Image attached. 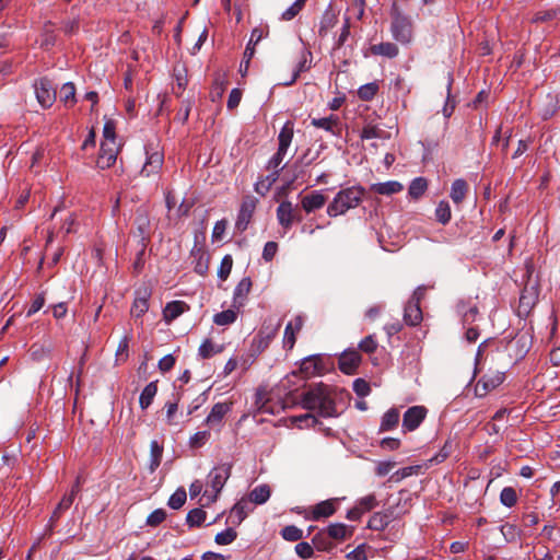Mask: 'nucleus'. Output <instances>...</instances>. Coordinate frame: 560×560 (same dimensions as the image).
I'll return each instance as SVG.
<instances>
[{"mask_svg": "<svg viewBox=\"0 0 560 560\" xmlns=\"http://www.w3.org/2000/svg\"><path fill=\"white\" fill-rule=\"evenodd\" d=\"M231 411L230 402H217L210 413L206 418V423L210 427L218 425L222 422L224 416Z\"/></svg>", "mask_w": 560, "mask_h": 560, "instance_id": "393cba45", "label": "nucleus"}, {"mask_svg": "<svg viewBox=\"0 0 560 560\" xmlns=\"http://www.w3.org/2000/svg\"><path fill=\"white\" fill-rule=\"evenodd\" d=\"M452 450H453L452 442L446 441L444 443L443 447L440 450V452L430 459V463L440 464V463L444 462L451 455Z\"/></svg>", "mask_w": 560, "mask_h": 560, "instance_id": "e2e57ef3", "label": "nucleus"}, {"mask_svg": "<svg viewBox=\"0 0 560 560\" xmlns=\"http://www.w3.org/2000/svg\"><path fill=\"white\" fill-rule=\"evenodd\" d=\"M404 320L409 326H417L422 320V311L417 301H408L404 311Z\"/></svg>", "mask_w": 560, "mask_h": 560, "instance_id": "b1692460", "label": "nucleus"}, {"mask_svg": "<svg viewBox=\"0 0 560 560\" xmlns=\"http://www.w3.org/2000/svg\"><path fill=\"white\" fill-rule=\"evenodd\" d=\"M271 490L268 485H259L249 492V501L255 504H264L270 498Z\"/></svg>", "mask_w": 560, "mask_h": 560, "instance_id": "c9c22d12", "label": "nucleus"}, {"mask_svg": "<svg viewBox=\"0 0 560 560\" xmlns=\"http://www.w3.org/2000/svg\"><path fill=\"white\" fill-rule=\"evenodd\" d=\"M189 305L184 301H172L168 302L163 310V318L166 323H171L183 313L189 311Z\"/></svg>", "mask_w": 560, "mask_h": 560, "instance_id": "412c9836", "label": "nucleus"}, {"mask_svg": "<svg viewBox=\"0 0 560 560\" xmlns=\"http://www.w3.org/2000/svg\"><path fill=\"white\" fill-rule=\"evenodd\" d=\"M158 393L156 382H150L141 392L139 397V405L142 410H145L152 404Z\"/></svg>", "mask_w": 560, "mask_h": 560, "instance_id": "f704fd0d", "label": "nucleus"}, {"mask_svg": "<svg viewBox=\"0 0 560 560\" xmlns=\"http://www.w3.org/2000/svg\"><path fill=\"white\" fill-rule=\"evenodd\" d=\"M236 538L237 532L234 528L229 527L225 530L218 533L214 537V541L218 545L224 546L232 544Z\"/></svg>", "mask_w": 560, "mask_h": 560, "instance_id": "864d4df0", "label": "nucleus"}, {"mask_svg": "<svg viewBox=\"0 0 560 560\" xmlns=\"http://www.w3.org/2000/svg\"><path fill=\"white\" fill-rule=\"evenodd\" d=\"M280 324L276 327H265L261 328L258 334L253 338L252 347L255 352L261 353L270 343V341L276 337Z\"/></svg>", "mask_w": 560, "mask_h": 560, "instance_id": "2eb2a0df", "label": "nucleus"}, {"mask_svg": "<svg viewBox=\"0 0 560 560\" xmlns=\"http://www.w3.org/2000/svg\"><path fill=\"white\" fill-rule=\"evenodd\" d=\"M163 455V446L156 441L153 440L150 443V465L149 469L151 472L155 471V469L160 466Z\"/></svg>", "mask_w": 560, "mask_h": 560, "instance_id": "58836bf2", "label": "nucleus"}, {"mask_svg": "<svg viewBox=\"0 0 560 560\" xmlns=\"http://www.w3.org/2000/svg\"><path fill=\"white\" fill-rule=\"evenodd\" d=\"M453 84V77L451 73H448V81H447V97L443 107V115L445 118H450L455 109V101L451 96V89Z\"/></svg>", "mask_w": 560, "mask_h": 560, "instance_id": "6e6d98bb", "label": "nucleus"}, {"mask_svg": "<svg viewBox=\"0 0 560 560\" xmlns=\"http://www.w3.org/2000/svg\"><path fill=\"white\" fill-rule=\"evenodd\" d=\"M506 541H515L520 537V529L514 524H504L500 527Z\"/></svg>", "mask_w": 560, "mask_h": 560, "instance_id": "680f3d73", "label": "nucleus"}, {"mask_svg": "<svg viewBox=\"0 0 560 560\" xmlns=\"http://www.w3.org/2000/svg\"><path fill=\"white\" fill-rule=\"evenodd\" d=\"M237 318V313L234 310H225L217 313L213 316V323L218 326H228L233 324Z\"/></svg>", "mask_w": 560, "mask_h": 560, "instance_id": "37998d69", "label": "nucleus"}, {"mask_svg": "<svg viewBox=\"0 0 560 560\" xmlns=\"http://www.w3.org/2000/svg\"><path fill=\"white\" fill-rule=\"evenodd\" d=\"M361 354L357 350H347L339 358V370L348 375L354 374L361 363Z\"/></svg>", "mask_w": 560, "mask_h": 560, "instance_id": "4468645a", "label": "nucleus"}, {"mask_svg": "<svg viewBox=\"0 0 560 560\" xmlns=\"http://www.w3.org/2000/svg\"><path fill=\"white\" fill-rule=\"evenodd\" d=\"M151 236V223L147 211L139 209L135 217V229L132 237L137 240L140 245V255L144 254L147 245Z\"/></svg>", "mask_w": 560, "mask_h": 560, "instance_id": "39448f33", "label": "nucleus"}, {"mask_svg": "<svg viewBox=\"0 0 560 560\" xmlns=\"http://www.w3.org/2000/svg\"><path fill=\"white\" fill-rule=\"evenodd\" d=\"M456 312L462 317L464 325L475 322L479 313L478 307L468 301H459L456 305Z\"/></svg>", "mask_w": 560, "mask_h": 560, "instance_id": "a878e982", "label": "nucleus"}, {"mask_svg": "<svg viewBox=\"0 0 560 560\" xmlns=\"http://www.w3.org/2000/svg\"><path fill=\"white\" fill-rule=\"evenodd\" d=\"M60 101L66 106L72 105L75 102V86L72 82L65 83L60 89Z\"/></svg>", "mask_w": 560, "mask_h": 560, "instance_id": "3c124183", "label": "nucleus"}, {"mask_svg": "<svg viewBox=\"0 0 560 560\" xmlns=\"http://www.w3.org/2000/svg\"><path fill=\"white\" fill-rule=\"evenodd\" d=\"M307 153H304L301 158L296 159L291 165H289L283 174L285 180V188L290 189L291 186L299 179H302L305 175V166L303 165L306 160Z\"/></svg>", "mask_w": 560, "mask_h": 560, "instance_id": "f8f14e48", "label": "nucleus"}, {"mask_svg": "<svg viewBox=\"0 0 560 560\" xmlns=\"http://www.w3.org/2000/svg\"><path fill=\"white\" fill-rule=\"evenodd\" d=\"M116 125L112 119H107L103 128V141L116 142Z\"/></svg>", "mask_w": 560, "mask_h": 560, "instance_id": "338daca9", "label": "nucleus"}, {"mask_svg": "<svg viewBox=\"0 0 560 560\" xmlns=\"http://www.w3.org/2000/svg\"><path fill=\"white\" fill-rule=\"evenodd\" d=\"M163 161L164 158L161 152L154 151L150 153L147 151V161L142 166L140 174L145 177H149L152 174H156L161 170Z\"/></svg>", "mask_w": 560, "mask_h": 560, "instance_id": "aec40b11", "label": "nucleus"}, {"mask_svg": "<svg viewBox=\"0 0 560 560\" xmlns=\"http://www.w3.org/2000/svg\"><path fill=\"white\" fill-rule=\"evenodd\" d=\"M538 301V288L536 283L528 282L521 292L518 315H528Z\"/></svg>", "mask_w": 560, "mask_h": 560, "instance_id": "1a4fd4ad", "label": "nucleus"}, {"mask_svg": "<svg viewBox=\"0 0 560 560\" xmlns=\"http://www.w3.org/2000/svg\"><path fill=\"white\" fill-rule=\"evenodd\" d=\"M222 351L221 346H215L210 339H206L198 349V354L202 359H209Z\"/></svg>", "mask_w": 560, "mask_h": 560, "instance_id": "a18cd8bd", "label": "nucleus"}, {"mask_svg": "<svg viewBox=\"0 0 560 560\" xmlns=\"http://www.w3.org/2000/svg\"><path fill=\"white\" fill-rule=\"evenodd\" d=\"M232 464L224 463L220 464L209 472L208 475V485L211 487L213 494L208 497L209 501L214 502L218 498V494L223 489L225 482L231 476Z\"/></svg>", "mask_w": 560, "mask_h": 560, "instance_id": "423d86ee", "label": "nucleus"}, {"mask_svg": "<svg viewBox=\"0 0 560 560\" xmlns=\"http://www.w3.org/2000/svg\"><path fill=\"white\" fill-rule=\"evenodd\" d=\"M293 138V126L291 122H285L281 128L278 135V150L277 152L269 159L266 168H277L283 171L287 165H283L282 162L284 156L287 155L288 149L292 142Z\"/></svg>", "mask_w": 560, "mask_h": 560, "instance_id": "7ed1b4c3", "label": "nucleus"}, {"mask_svg": "<svg viewBox=\"0 0 560 560\" xmlns=\"http://www.w3.org/2000/svg\"><path fill=\"white\" fill-rule=\"evenodd\" d=\"M304 324V318L301 315L294 317V319L285 326L284 336H283V345L288 349H292L296 341V334L302 329Z\"/></svg>", "mask_w": 560, "mask_h": 560, "instance_id": "6ab92c4d", "label": "nucleus"}, {"mask_svg": "<svg viewBox=\"0 0 560 560\" xmlns=\"http://www.w3.org/2000/svg\"><path fill=\"white\" fill-rule=\"evenodd\" d=\"M207 513L202 509H192L188 512L186 521L190 527H199L206 521Z\"/></svg>", "mask_w": 560, "mask_h": 560, "instance_id": "de8ad7c7", "label": "nucleus"}, {"mask_svg": "<svg viewBox=\"0 0 560 560\" xmlns=\"http://www.w3.org/2000/svg\"><path fill=\"white\" fill-rule=\"evenodd\" d=\"M517 492L513 487H504L500 492V503L506 508H512L517 503Z\"/></svg>", "mask_w": 560, "mask_h": 560, "instance_id": "c03bdc74", "label": "nucleus"}, {"mask_svg": "<svg viewBox=\"0 0 560 560\" xmlns=\"http://www.w3.org/2000/svg\"><path fill=\"white\" fill-rule=\"evenodd\" d=\"M118 145L116 142L102 141L97 159V167L101 170L109 168L117 160Z\"/></svg>", "mask_w": 560, "mask_h": 560, "instance_id": "9d476101", "label": "nucleus"}, {"mask_svg": "<svg viewBox=\"0 0 560 560\" xmlns=\"http://www.w3.org/2000/svg\"><path fill=\"white\" fill-rule=\"evenodd\" d=\"M228 80L225 74L218 73L213 80V84L210 91V97L212 102L219 101L225 89H226Z\"/></svg>", "mask_w": 560, "mask_h": 560, "instance_id": "4c0bfd02", "label": "nucleus"}, {"mask_svg": "<svg viewBox=\"0 0 560 560\" xmlns=\"http://www.w3.org/2000/svg\"><path fill=\"white\" fill-rule=\"evenodd\" d=\"M281 536L288 541H298L303 537V532L294 525H288L282 528Z\"/></svg>", "mask_w": 560, "mask_h": 560, "instance_id": "4d7b16f0", "label": "nucleus"}, {"mask_svg": "<svg viewBox=\"0 0 560 560\" xmlns=\"http://www.w3.org/2000/svg\"><path fill=\"white\" fill-rule=\"evenodd\" d=\"M232 266H233L232 256L225 255L221 260V265L218 270V277L222 280H226L229 275L231 273Z\"/></svg>", "mask_w": 560, "mask_h": 560, "instance_id": "bf43d9fd", "label": "nucleus"}, {"mask_svg": "<svg viewBox=\"0 0 560 560\" xmlns=\"http://www.w3.org/2000/svg\"><path fill=\"white\" fill-rule=\"evenodd\" d=\"M353 392L361 398L371 393L370 384L363 378H355L352 384Z\"/></svg>", "mask_w": 560, "mask_h": 560, "instance_id": "052dcab7", "label": "nucleus"}, {"mask_svg": "<svg viewBox=\"0 0 560 560\" xmlns=\"http://www.w3.org/2000/svg\"><path fill=\"white\" fill-rule=\"evenodd\" d=\"M150 296L151 292L148 288H140L136 291V298L130 311L133 317L139 318L148 311Z\"/></svg>", "mask_w": 560, "mask_h": 560, "instance_id": "f3484780", "label": "nucleus"}, {"mask_svg": "<svg viewBox=\"0 0 560 560\" xmlns=\"http://www.w3.org/2000/svg\"><path fill=\"white\" fill-rule=\"evenodd\" d=\"M339 120L336 116L330 115L324 118H313L311 124L316 128L325 129L326 131L334 132V127L338 125Z\"/></svg>", "mask_w": 560, "mask_h": 560, "instance_id": "8fccbe9b", "label": "nucleus"}, {"mask_svg": "<svg viewBox=\"0 0 560 560\" xmlns=\"http://www.w3.org/2000/svg\"><path fill=\"white\" fill-rule=\"evenodd\" d=\"M326 533L328 534V537L336 540H345L346 538L350 537L353 533V527H348L347 525L342 523H335L330 524Z\"/></svg>", "mask_w": 560, "mask_h": 560, "instance_id": "2f4dec72", "label": "nucleus"}, {"mask_svg": "<svg viewBox=\"0 0 560 560\" xmlns=\"http://www.w3.org/2000/svg\"><path fill=\"white\" fill-rule=\"evenodd\" d=\"M209 439H210V432L209 431L196 432L189 439V446L191 448L202 447L209 441Z\"/></svg>", "mask_w": 560, "mask_h": 560, "instance_id": "13d9d810", "label": "nucleus"}, {"mask_svg": "<svg viewBox=\"0 0 560 560\" xmlns=\"http://www.w3.org/2000/svg\"><path fill=\"white\" fill-rule=\"evenodd\" d=\"M300 371L307 377L322 375L325 372L324 358L322 354H313L302 360Z\"/></svg>", "mask_w": 560, "mask_h": 560, "instance_id": "ddd939ff", "label": "nucleus"}, {"mask_svg": "<svg viewBox=\"0 0 560 560\" xmlns=\"http://www.w3.org/2000/svg\"><path fill=\"white\" fill-rule=\"evenodd\" d=\"M371 52L375 56H384L392 59L398 56L399 49L396 44L385 42L371 46Z\"/></svg>", "mask_w": 560, "mask_h": 560, "instance_id": "72a5a7b5", "label": "nucleus"}, {"mask_svg": "<svg viewBox=\"0 0 560 560\" xmlns=\"http://www.w3.org/2000/svg\"><path fill=\"white\" fill-rule=\"evenodd\" d=\"M390 515L388 513L375 512L368 522V528L372 530H384L389 524Z\"/></svg>", "mask_w": 560, "mask_h": 560, "instance_id": "e433bc0d", "label": "nucleus"}, {"mask_svg": "<svg viewBox=\"0 0 560 560\" xmlns=\"http://www.w3.org/2000/svg\"><path fill=\"white\" fill-rule=\"evenodd\" d=\"M504 381V374L501 373V372H498L494 376L492 377H486L483 376L477 384V387L482 384V387L486 389V390H490V389H493L495 388L497 386H499L500 384H502Z\"/></svg>", "mask_w": 560, "mask_h": 560, "instance_id": "5fc2aeb1", "label": "nucleus"}, {"mask_svg": "<svg viewBox=\"0 0 560 560\" xmlns=\"http://www.w3.org/2000/svg\"><path fill=\"white\" fill-rule=\"evenodd\" d=\"M378 84L376 82H370L359 88L358 96L362 101H371L378 92Z\"/></svg>", "mask_w": 560, "mask_h": 560, "instance_id": "09e8293b", "label": "nucleus"}, {"mask_svg": "<svg viewBox=\"0 0 560 560\" xmlns=\"http://www.w3.org/2000/svg\"><path fill=\"white\" fill-rule=\"evenodd\" d=\"M331 538L328 537V534L324 530L318 532L312 539V542L314 547L317 550L320 551H330L335 548V545L330 540Z\"/></svg>", "mask_w": 560, "mask_h": 560, "instance_id": "ea45409f", "label": "nucleus"}, {"mask_svg": "<svg viewBox=\"0 0 560 560\" xmlns=\"http://www.w3.org/2000/svg\"><path fill=\"white\" fill-rule=\"evenodd\" d=\"M435 217L438 222H440L443 225L450 222L452 212L450 203L447 201L442 200L439 202V205L435 208Z\"/></svg>", "mask_w": 560, "mask_h": 560, "instance_id": "49530a36", "label": "nucleus"}, {"mask_svg": "<svg viewBox=\"0 0 560 560\" xmlns=\"http://www.w3.org/2000/svg\"><path fill=\"white\" fill-rule=\"evenodd\" d=\"M337 21H338L337 14L331 9V7H328L324 11V13L320 18L319 28H318L319 36H322V37L326 36L327 33L329 32V30H331L336 25Z\"/></svg>", "mask_w": 560, "mask_h": 560, "instance_id": "bb28decb", "label": "nucleus"}, {"mask_svg": "<svg viewBox=\"0 0 560 560\" xmlns=\"http://www.w3.org/2000/svg\"><path fill=\"white\" fill-rule=\"evenodd\" d=\"M467 191V182L463 178H458L455 179L452 184L450 197L452 198L454 203L459 205L465 199Z\"/></svg>", "mask_w": 560, "mask_h": 560, "instance_id": "473e14b6", "label": "nucleus"}, {"mask_svg": "<svg viewBox=\"0 0 560 560\" xmlns=\"http://www.w3.org/2000/svg\"><path fill=\"white\" fill-rule=\"evenodd\" d=\"M252 289V280L249 277L243 278L234 289L233 294V306L236 308L242 307L245 304L248 293Z\"/></svg>", "mask_w": 560, "mask_h": 560, "instance_id": "4be33fe9", "label": "nucleus"}, {"mask_svg": "<svg viewBox=\"0 0 560 560\" xmlns=\"http://www.w3.org/2000/svg\"><path fill=\"white\" fill-rule=\"evenodd\" d=\"M74 499L71 498V495L65 494L61 501L58 503L56 509L54 510L49 524H48V532L51 534L52 528L55 526V523L60 518L63 512H66L70 506L72 505Z\"/></svg>", "mask_w": 560, "mask_h": 560, "instance_id": "cd10ccee", "label": "nucleus"}, {"mask_svg": "<svg viewBox=\"0 0 560 560\" xmlns=\"http://www.w3.org/2000/svg\"><path fill=\"white\" fill-rule=\"evenodd\" d=\"M37 102L43 108H49L56 101V89L47 78L36 80L34 83Z\"/></svg>", "mask_w": 560, "mask_h": 560, "instance_id": "0eeeda50", "label": "nucleus"}, {"mask_svg": "<svg viewBox=\"0 0 560 560\" xmlns=\"http://www.w3.org/2000/svg\"><path fill=\"white\" fill-rule=\"evenodd\" d=\"M258 200L253 196H246L241 205L235 222V229L238 232H244L252 221Z\"/></svg>", "mask_w": 560, "mask_h": 560, "instance_id": "6e6552de", "label": "nucleus"}, {"mask_svg": "<svg viewBox=\"0 0 560 560\" xmlns=\"http://www.w3.org/2000/svg\"><path fill=\"white\" fill-rule=\"evenodd\" d=\"M326 203V197L322 190H314L301 199V206L306 213L314 212L323 208Z\"/></svg>", "mask_w": 560, "mask_h": 560, "instance_id": "a211bd4d", "label": "nucleus"}, {"mask_svg": "<svg viewBox=\"0 0 560 560\" xmlns=\"http://www.w3.org/2000/svg\"><path fill=\"white\" fill-rule=\"evenodd\" d=\"M277 219L284 230L291 229L295 221V207L291 201L284 200L278 206Z\"/></svg>", "mask_w": 560, "mask_h": 560, "instance_id": "dca6fc26", "label": "nucleus"}, {"mask_svg": "<svg viewBox=\"0 0 560 560\" xmlns=\"http://www.w3.org/2000/svg\"><path fill=\"white\" fill-rule=\"evenodd\" d=\"M402 188H404V186L397 180L376 183V184H373L371 187V189L374 192H376L378 195H384V196H390V195L397 194V192L401 191Z\"/></svg>", "mask_w": 560, "mask_h": 560, "instance_id": "c756f323", "label": "nucleus"}, {"mask_svg": "<svg viewBox=\"0 0 560 560\" xmlns=\"http://www.w3.org/2000/svg\"><path fill=\"white\" fill-rule=\"evenodd\" d=\"M360 137L362 140L385 139L386 132L376 125L368 124L363 127Z\"/></svg>", "mask_w": 560, "mask_h": 560, "instance_id": "79ce46f5", "label": "nucleus"}, {"mask_svg": "<svg viewBox=\"0 0 560 560\" xmlns=\"http://www.w3.org/2000/svg\"><path fill=\"white\" fill-rule=\"evenodd\" d=\"M166 518V511L163 509H156L151 512L147 518V525L155 527L160 525Z\"/></svg>", "mask_w": 560, "mask_h": 560, "instance_id": "0e129e2a", "label": "nucleus"}, {"mask_svg": "<svg viewBox=\"0 0 560 560\" xmlns=\"http://www.w3.org/2000/svg\"><path fill=\"white\" fill-rule=\"evenodd\" d=\"M427 188V179L423 177H417L410 183L408 194L411 198L419 199L425 192Z\"/></svg>", "mask_w": 560, "mask_h": 560, "instance_id": "a19ab883", "label": "nucleus"}, {"mask_svg": "<svg viewBox=\"0 0 560 560\" xmlns=\"http://www.w3.org/2000/svg\"><path fill=\"white\" fill-rule=\"evenodd\" d=\"M427 416V409L423 406H413L407 409L402 417V428L405 431L416 430Z\"/></svg>", "mask_w": 560, "mask_h": 560, "instance_id": "9b49d317", "label": "nucleus"}, {"mask_svg": "<svg viewBox=\"0 0 560 560\" xmlns=\"http://www.w3.org/2000/svg\"><path fill=\"white\" fill-rule=\"evenodd\" d=\"M302 405L308 410H318L322 417H337L335 401L330 395V388L318 383L302 394Z\"/></svg>", "mask_w": 560, "mask_h": 560, "instance_id": "f257e3e1", "label": "nucleus"}, {"mask_svg": "<svg viewBox=\"0 0 560 560\" xmlns=\"http://www.w3.org/2000/svg\"><path fill=\"white\" fill-rule=\"evenodd\" d=\"M365 189L361 186H351L339 190L327 207V214L331 218L345 214L357 208L362 201Z\"/></svg>", "mask_w": 560, "mask_h": 560, "instance_id": "f03ea898", "label": "nucleus"}, {"mask_svg": "<svg viewBox=\"0 0 560 560\" xmlns=\"http://www.w3.org/2000/svg\"><path fill=\"white\" fill-rule=\"evenodd\" d=\"M399 410L397 408H392L386 411L381 420L380 432H386L394 430L399 423Z\"/></svg>", "mask_w": 560, "mask_h": 560, "instance_id": "c85d7f7f", "label": "nucleus"}, {"mask_svg": "<svg viewBox=\"0 0 560 560\" xmlns=\"http://www.w3.org/2000/svg\"><path fill=\"white\" fill-rule=\"evenodd\" d=\"M336 512L335 501L326 500L317 503L313 509V520L318 521L324 517H329Z\"/></svg>", "mask_w": 560, "mask_h": 560, "instance_id": "7c9ffc66", "label": "nucleus"}, {"mask_svg": "<svg viewBox=\"0 0 560 560\" xmlns=\"http://www.w3.org/2000/svg\"><path fill=\"white\" fill-rule=\"evenodd\" d=\"M346 558L348 560H368L365 544H362L352 551L348 552Z\"/></svg>", "mask_w": 560, "mask_h": 560, "instance_id": "774afa93", "label": "nucleus"}, {"mask_svg": "<svg viewBox=\"0 0 560 560\" xmlns=\"http://www.w3.org/2000/svg\"><path fill=\"white\" fill-rule=\"evenodd\" d=\"M378 504L375 494H369L366 497L361 498L357 505L362 510V512H368L376 508Z\"/></svg>", "mask_w": 560, "mask_h": 560, "instance_id": "69168bd1", "label": "nucleus"}, {"mask_svg": "<svg viewBox=\"0 0 560 560\" xmlns=\"http://www.w3.org/2000/svg\"><path fill=\"white\" fill-rule=\"evenodd\" d=\"M530 348V339L527 335H520L508 343V349L514 351L515 360L526 355Z\"/></svg>", "mask_w": 560, "mask_h": 560, "instance_id": "5701e85b", "label": "nucleus"}, {"mask_svg": "<svg viewBox=\"0 0 560 560\" xmlns=\"http://www.w3.org/2000/svg\"><path fill=\"white\" fill-rule=\"evenodd\" d=\"M390 16V32L394 39L401 44L409 43L412 37V24L410 19L402 14L395 4L392 8Z\"/></svg>", "mask_w": 560, "mask_h": 560, "instance_id": "20e7f679", "label": "nucleus"}, {"mask_svg": "<svg viewBox=\"0 0 560 560\" xmlns=\"http://www.w3.org/2000/svg\"><path fill=\"white\" fill-rule=\"evenodd\" d=\"M187 499V494L184 488H178L168 499V506L173 510L180 509Z\"/></svg>", "mask_w": 560, "mask_h": 560, "instance_id": "603ef678", "label": "nucleus"}]
</instances>
